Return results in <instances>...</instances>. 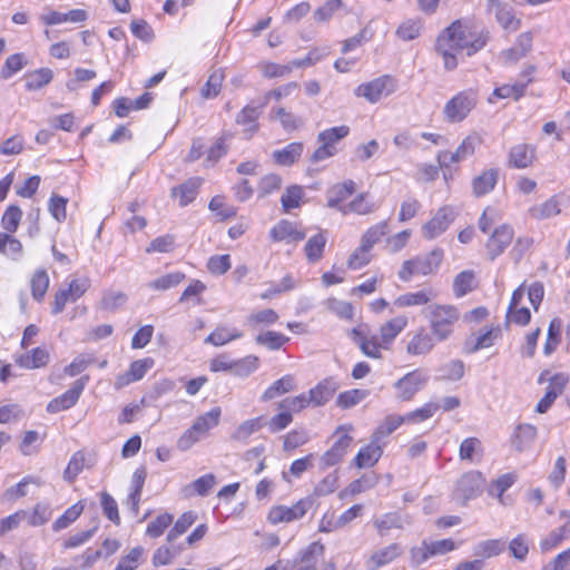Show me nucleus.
Wrapping results in <instances>:
<instances>
[{
	"mask_svg": "<svg viewBox=\"0 0 570 570\" xmlns=\"http://www.w3.org/2000/svg\"><path fill=\"white\" fill-rule=\"evenodd\" d=\"M261 104L258 106L247 105L236 116V122L245 127V131L253 134L258 129L257 120L262 114Z\"/></svg>",
	"mask_w": 570,
	"mask_h": 570,
	"instance_id": "nucleus-34",
	"label": "nucleus"
},
{
	"mask_svg": "<svg viewBox=\"0 0 570 570\" xmlns=\"http://www.w3.org/2000/svg\"><path fill=\"white\" fill-rule=\"evenodd\" d=\"M30 286L32 297L38 302L42 301L49 287V276L47 272L45 269L37 271L30 279Z\"/></svg>",
	"mask_w": 570,
	"mask_h": 570,
	"instance_id": "nucleus-58",
	"label": "nucleus"
},
{
	"mask_svg": "<svg viewBox=\"0 0 570 570\" xmlns=\"http://www.w3.org/2000/svg\"><path fill=\"white\" fill-rule=\"evenodd\" d=\"M83 511V505L81 502H77L73 505L69 507L53 523L52 530L58 532L67 527H69L72 522H75Z\"/></svg>",
	"mask_w": 570,
	"mask_h": 570,
	"instance_id": "nucleus-56",
	"label": "nucleus"
},
{
	"mask_svg": "<svg viewBox=\"0 0 570 570\" xmlns=\"http://www.w3.org/2000/svg\"><path fill=\"white\" fill-rule=\"evenodd\" d=\"M570 534V523H567L558 529L551 531L540 542V549L542 552L551 551L557 548L567 537Z\"/></svg>",
	"mask_w": 570,
	"mask_h": 570,
	"instance_id": "nucleus-51",
	"label": "nucleus"
},
{
	"mask_svg": "<svg viewBox=\"0 0 570 570\" xmlns=\"http://www.w3.org/2000/svg\"><path fill=\"white\" fill-rule=\"evenodd\" d=\"M259 366V358L255 355H247L243 358L234 360L233 373L240 377H246L254 373Z\"/></svg>",
	"mask_w": 570,
	"mask_h": 570,
	"instance_id": "nucleus-61",
	"label": "nucleus"
},
{
	"mask_svg": "<svg viewBox=\"0 0 570 570\" xmlns=\"http://www.w3.org/2000/svg\"><path fill=\"white\" fill-rule=\"evenodd\" d=\"M28 63L26 55L17 52L7 57L0 70V77L3 80L10 79L13 75L22 70Z\"/></svg>",
	"mask_w": 570,
	"mask_h": 570,
	"instance_id": "nucleus-45",
	"label": "nucleus"
},
{
	"mask_svg": "<svg viewBox=\"0 0 570 570\" xmlns=\"http://www.w3.org/2000/svg\"><path fill=\"white\" fill-rule=\"evenodd\" d=\"M216 482V476L213 473L204 474L194 482L187 484L184 488V493L186 497H193L195 494L206 497L215 487Z\"/></svg>",
	"mask_w": 570,
	"mask_h": 570,
	"instance_id": "nucleus-37",
	"label": "nucleus"
},
{
	"mask_svg": "<svg viewBox=\"0 0 570 570\" xmlns=\"http://www.w3.org/2000/svg\"><path fill=\"white\" fill-rule=\"evenodd\" d=\"M474 287V273L463 271L459 273L453 281V292L455 297H463Z\"/></svg>",
	"mask_w": 570,
	"mask_h": 570,
	"instance_id": "nucleus-59",
	"label": "nucleus"
},
{
	"mask_svg": "<svg viewBox=\"0 0 570 570\" xmlns=\"http://www.w3.org/2000/svg\"><path fill=\"white\" fill-rule=\"evenodd\" d=\"M309 441V435L304 429H294L284 436L283 450L291 452Z\"/></svg>",
	"mask_w": 570,
	"mask_h": 570,
	"instance_id": "nucleus-63",
	"label": "nucleus"
},
{
	"mask_svg": "<svg viewBox=\"0 0 570 570\" xmlns=\"http://www.w3.org/2000/svg\"><path fill=\"white\" fill-rule=\"evenodd\" d=\"M513 236L514 230L508 224H502L494 228L485 244L487 254L490 261H494L507 249L511 244Z\"/></svg>",
	"mask_w": 570,
	"mask_h": 570,
	"instance_id": "nucleus-12",
	"label": "nucleus"
},
{
	"mask_svg": "<svg viewBox=\"0 0 570 570\" xmlns=\"http://www.w3.org/2000/svg\"><path fill=\"white\" fill-rule=\"evenodd\" d=\"M263 416L254 417L242 422L232 433L230 439L236 442L246 443L250 435L258 432L263 425Z\"/></svg>",
	"mask_w": 570,
	"mask_h": 570,
	"instance_id": "nucleus-38",
	"label": "nucleus"
},
{
	"mask_svg": "<svg viewBox=\"0 0 570 570\" xmlns=\"http://www.w3.org/2000/svg\"><path fill=\"white\" fill-rule=\"evenodd\" d=\"M353 342L360 347L367 357L380 358L381 350H387L389 346L374 334H371L366 325L354 327L350 334Z\"/></svg>",
	"mask_w": 570,
	"mask_h": 570,
	"instance_id": "nucleus-9",
	"label": "nucleus"
},
{
	"mask_svg": "<svg viewBox=\"0 0 570 570\" xmlns=\"http://www.w3.org/2000/svg\"><path fill=\"white\" fill-rule=\"evenodd\" d=\"M26 520L30 527H40L47 523L52 514L51 508L48 503H37L32 511L26 510Z\"/></svg>",
	"mask_w": 570,
	"mask_h": 570,
	"instance_id": "nucleus-47",
	"label": "nucleus"
},
{
	"mask_svg": "<svg viewBox=\"0 0 570 570\" xmlns=\"http://www.w3.org/2000/svg\"><path fill=\"white\" fill-rule=\"evenodd\" d=\"M351 430V425H341L336 429L333 434V439H335L333 445L320 459L322 471L338 464L343 460L353 442V438L350 435Z\"/></svg>",
	"mask_w": 570,
	"mask_h": 570,
	"instance_id": "nucleus-5",
	"label": "nucleus"
},
{
	"mask_svg": "<svg viewBox=\"0 0 570 570\" xmlns=\"http://www.w3.org/2000/svg\"><path fill=\"white\" fill-rule=\"evenodd\" d=\"M311 507L312 501L308 498L298 500L292 507L276 505L269 510L267 520L272 524L301 520L307 513Z\"/></svg>",
	"mask_w": 570,
	"mask_h": 570,
	"instance_id": "nucleus-10",
	"label": "nucleus"
},
{
	"mask_svg": "<svg viewBox=\"0 0 570 570\" xmlns=\"http://www.w3.org/2000/svg\"><path fill=\"white\" fill-rule=\"evenodd\" d=\"M394 91V79L389 75H384L368 82L361 83L354 90V95L356 97H363L371 104H376L382 98L390 96Z\"/></svg>",
	"mask_w": 570,
	"mask_h": 570,
	"instance_id": "nucleus-8",
	"label": "nucleus"
},
{
	"mask_svg": "<svg viewBox=\"0 0 570 570\" xmlns=\"http://www.w3.org/2000/svg\"><path fill=\"white\" fill-rule=\"evenodd\" d=\"M336 390L337 384L331 377L324 379L321 382H318L317 385L312 387L307 393L312 406L317 407L325 405L333 397Z\"/></svg>",
	"mask_w": 570,
	"mask_h": 570,
	"instance_id": "nucleus-24",
	"label": "nucleus"
},
{
	"mask_svg": "<svg viewBox=\"0 0 570 570\" xmlns=\"http://www.w3.org/2000/svg\"><path fill=\"white\" fill-rule=\"evenodd\" d=\"M0 253L17 259L22 253V244L10 233H0Z\"/></svg>",
	"mask_w": 570,
	"mask_h": 570,
	"instance_id": "nucleus-55",
	"label": "nucleus"
},
{
	"mask_svg": "<svg viewBox=\"0 0 570 570\" xmlns=\"http://www.w3.org/2000/svg\"><path fill=\"white\" fill-rule=\"evenodd\" d=\"M387 233V223L381 222L370 227L362 236L361 245L364 249L371 250L374 244H376Z\"/></svg>",
	"mask_w": 570,
	"mask_h": 570,
	"instance_id": "nucleus-62",
	"label": "nucleus"
},
{
	"mask_svg": "<svg viewBox=\"0 0 570 570\" xmlns=\"http://www.w3.org/2000/svg\"><path fill=\"white\" fill-rule=\"evenodd\" d=\"M288 341L289 337L274 331L261 333L255 337V342L258 345L266 346L271 351L279 350Z\"/></svg>",
	"mask_w": 570,
	"mask_h": 570,
	"instance_id": "nucleus-54",
	"label": "nucleus"
},
{
	"mask_svg": "<svg viewBox=\"0 0 570 570\" xmlns=\"http://www.w3.org/2000/svg\"><path fill=\"white\" fill-rule=\"evenodd\" d=\"M356 191V184L352 179L335 184L326 191V206L341 213L347 200Z\"/></svg>",
	"mask_w": 570,
	"mask_h": 570,
	"instance_id": "nucleus-15",
	"label": "nucleus"
},
{
	"mask_svg": "<svg viewBox=\"0 0 570 570\" xmlns=\"http://www.w3.org/2000/svg\"><path fill=\"white\" fill-rule=\"evenodd\" d=\"M482 453V442L473 436L464 439L459 449V458L462 461L473 462L476 456L481 458Z\"/></svg>",
	"mask_w": 570,
	"mask_h": 570,
	"instance_id": "nucleus-48",
	"label": "nucleus"
},
{
	"mask_svg": "<svg viewBox=\"0 0 570 570\" xmlns=\"http://www.w3.org/2000/svg\"><path fill=\"white\" fill-rule=\"evenodd\" d=\"M535 158V148L528 144L513 146L508 156V165L512 168L523 169L532 165Z\"/></svg>",
	"mask_w": 570,
	"mask_h": 570,
	"instance_id": "nucleus-22",
	"label": "nucleus"
},
{
	"mask_svg": "<svg viewBox=\"0 0 570 570\" xmlns=\"http://www.w3.org/2000/svg\"><path fill=\"white\" fill-rule=\"evenodd\" d=\"M374 527L380 535H385L391 529H402L404 527L403 518L396 512H389L374 520Z\"/></svg>",
	"mask_w": 570,
	"mask_h": 570,
	"instance_id": "nucleus-50",
	"label": "nucleus"
},
{
	"mask_svg": "<svg viewBox=\"0 0 570 570\" xmlns=\"http://www.w3.org/2000/svg\"><path fill=\"white\" fill-rule=\"evenodd\" d=\"M272 117L279 120L286 131L296 130L302 125V120L284 107L274 108L272 110Z\"/></svg>",
	"mask_w": 570,
	"mask_h": 570,
	"instance_id": "nucleus-64",
	"label": "nucleus"
},
{
	"mask_svg": "<svg viewBox=\"0 0 570 570\" xmlns=\"http://www.w3.org/2000/svg\"><path fill=\"white\" fill-rule=\"evenodd\" d=\"M350 134V127L346 125L332 127L321 131L317 136L318 142L325 145L332 150H337L335 145Z\"/></svg>",
	"mask_w": 570,
	"mask_h": 570,
	"instance_id": "nucleus-44",
	"label": "nucleus"
},
{
	"mask_svg": "<svg viewBox=\"0 0 570 570\" xmlns=\"http://www.w3.org/2000/svg\"><path fill=\"white\" fill-rule=\"evenodd\" d=\"M374 209L375 206L367 199V194L361 193L354 199L345 204L344 207H342L341 214L343 216H347L350 214L368 215L373 213Z\"/></svg>",
	"mask_w": 570,
	"mask_h": 570,
	"instance_id": "nucleus-39",
	"label": "nucleus"
},
{
	"mask_svg": "<svg viewBox=\"0 0 570 570\" xmlns=\"http://www.w3.org/2000/svg\"><path fill=\"white\" fill-rule=\"evenodd\" d=\"M443 259V250L435 248L428 254L419 255L407 259L399 271V278L402 282L411 281L414 275L426 276L436 272Z\"/></svg>",
	"mask_w": 570,
	"mask_h": 570,
	"instance_id": "nucleus-3",
	"label": "nucleus"
},
{
	"mask_svg": "<svg viewBox=\"0 0 570 570\" xmlns=\"http://www.w3.org/2000/svg\"><path fill=\"white\" fill-rule=\"evenodd\" d=\"M453 222V212L449 207L440 208L435 215L423 226V236L433 239L443 234Z\"/></svg>",
	"mask_w": 570,
	"mask_h": 570,
	"instance_id": "nucleus-17",
	"label": "nucleus"
},
{
	"mask_svg": "<svg viewBox=\"0 0 570 570\" xmlns=\"http://www.w3.org/2000/svg\"><path fill=\"white\" fill-rule=\"evenodd\" d=\"M478 102V94L473 89H466L453 96L443 108V115L448 122L463 121L474 109Z\"/></svg>",
	"mask_w": 570,
	"mask_h": 570,
	"instance_id": "nucleus-4",
	"label": "nucleus"
},
{
	"mask_svg": "<svg viewBox=\"0 0 570 570\" xmlns=\"http://www.w3.org/2000/svg\"><path fill=\"white\" fill-rule=\"evenodd\" d=\"M87 382L88 376H83L75 381L69 390L48 403L47 411L49 413H59L72 407L78 402Z\"/></svg>",
	"mask_w": 570,
	"mask_h": 570,
	"instance_id": "nucleus-11",
	"label": "nucleus"
},
{
	"mask_svg": "<svg viewBox=\"0 0 570 570\" xmlns=\"http://www.w3.org/2000/svg\"><path fill=\"white\" fill-rule=\"evenodd\" d=\"M423 315L438 342H444L453 335L461 316L459 308L451 304H431L423 311Z\"/></svg>",
	"mask_w": 570,
	"mask_h": 570,
	"instance_id": "nucleus-2",
	"label": "nucleus"
},
{
	"mask_svg": "<svg viewBox=\"0 0 570 570\" xmlns=\"http://www.w3.org/2000/svg\"><path fill=\"white\" fill-rule=\"evenodd\" d=\"M409 318L406 315H397L380 327V337L390 347L396 336L407 326Z\"/></svg>",
	"mask_w": 570,
	"mask_h": 570,
	"instance_id": "nucleus-29",
	"label": "nucleus"
},
{
	"mask_svg": "<svg viewBox=\"0 0 570 570\" xmlns=\"http://www.w3.org/2000/svg\"><path fill=\"white\" fill-rule=\"evenodd\" d=\"M304 196V189L299 185H292L286 188L281 197L283 210L289 213L292 209L301 206Z\"/></svg>",
	"mask_w": 570,
	"mask_h": 570,
	"instance_id": "nucleus-49",
	"label": "nucleus"
},
{
	"mask_svg": "<svg viewBox=\"0 0 570 570\" xmlns=\"http://www.w3.org/2000/svg\"><path fill=\"white\" fill-rule=\"evenodd\" d=\"M488 31L476 30L462 20L453 21L438 37L435 48L443 58L444 68L453 70L458 66V53L465 51L472 56L488 42Z\"/></svg>",
	"mask_w": 570,
	"mask_h": 570,
	"instance_id": "nucleus-1",
	"label": "nucleus"
},
{
	"mask_svg": "<svg viewBox=\"0 0 570 570\" xmlns=\"http://www.w3.org/2000/svg\"><path fill=\"white\" fill-rule=\"evenodd\" d=\"M481 144V136L476 132H472L462 140L455 151H439L436 155L438 164L440 165L441 169H448L451 164L461 163L474 155L476 148Z\"/></svg>",
	"mask_w": 570,
	"mask_h": 570,
	"instance_id": "nucleus-6",
	"label": "nucleus"
},
{
	"mask_svg": "<svg viewBox=\"0 0 570 570\" xmlns=\"http://www.w3.org/2000/svg\"><path fill=\"white\" fill-rule=\"evenodd\" d=\"M560 202L557 197H551L542 204L532 206L529 213L534 219H548L560 214Z\"/></svg>",
	"mask_w": 570,
	"mask_h": 570,
	"instance_id": "nucleus-43",
	"label": "nucleus"
},
{
	"mask_svg": "<svg viewBox=\"0 0 570 570\" xmlns=\"http://www.w3.org/2000/svg\"><path fill=\"white\" fill-rule=\"evenodd\" d=\"M49 358V353L45 347H36L30 352L19 355L16 362L20 367L33 370L46 366Z\"/></svg>",
	"mask_w": 570,
	"mask_h": 570,
	"instance_id": "nucleus-28",
	"label": "nucleus"
},
{
	"mask_svg": "<svg viewBox=\"0 0 570 570\" xmlns=\"http://www.w3.org/2000/svg\"><path fill=\"white\" fill-rule=\"evenodd\" d=\"M27 91L39 90L49 85L53 79V71L50 68L43 67L26 73Z\"/></svg>",
	"mask_w": 570,
	"mask_h": 570,
	"instance_id": "nucleus-33",
	"label": "nucleus"
},
{
	"mask_svg": "<svg viewBox=\"0 0 570 570\" xmlns=\"http://www.w3.org/2000/svg\"><path fill=\"white\" fill-rule=\"evenodd\" d=\"M325 547L320 541H314L302 549L293 560L295 570H317V560L324 554Z\"/></svg>",
	"mask_w": 570,
	"mask_h": 570,
	"instance_id": "nucleus-16",
	"label": "nucleus"
},
{
	"mask_svg": "<svg viewBox=\"0 0 570 570\" xmlns=\"http://www.w3.org/2000/svg\"><path fill=\"white\" fill-rule=\"evenodd\" d=\"M220 415V407H213L210 411L199 415L194 421L191 428L204 438L213 428L218 425Z\"/></svg>",
	"mask_w": 570,
	"mask_h": 570,
	"instance_id": "nucleus-36",
	"label": "nucleus"
},
{
	"mask_svg": "<svg viewBox=\"0 0 570 570\" xmlns=\"http://www.w3.org/2000/svg\"><path fill=\"white\" fill-rule=\"evenodd\" d=\"M203 183L199 177H193L185 183L176 186L171 189V195L179 198V205L181 207L190 204L198 195V189Z\"/></svg>",
	"mask_w": 570,
	"mask_h": 570,
	"instance_id": "nucleus-27",
	"label": "nucleus"
},
{
	"mask_svg": "<svg viewBox=\"0 0 570 570\" xmlns=\"http://www.w3.org/2000/svg\"><path fill=\"white\" fill-rule=\"evenodd\" d=\"M499 332V328H489L475 337H470L464 345L466 353H475L482 348L492 346Z\"/></svg>",
	"mask_w": 570,
	"mask_h": 570,
	"instance_id": "nucleus-40",
	"label": "nucleus"
},
{
	"mask_svg": "<svg viewBox=\"0 0 570 570\" xmlns=\"http://www.w3.org/2000/svg\"><path fill=\"white\" fill-rule=\"evenodd\" d=\"M240 337L243 333L238 328L220 324L205 338L204 343L219 347Z\"/></svg>",
	"mask_w": 570,
	"mask_h": 570,
	"instance_id": "nucleus-26",
	"label": "nucleus"
},
{
	"mask_svg": "<svg viewBox=\"0 0 570 570\" xmlns=\"http://www.w3.org/2000/svg\"><path fill=\"white\" fill-rule=\"evenodd\" d=\"M538 430L534 425L522 423L515 426L511 436V445L518 451L529 450L537 439Z\"/></svg>",
	"mask_w": 570,
	"mask_h": 570,
	"instance_id": "nucleus-23",
	"label": "nucleus"
},
{
	"mask_svg": "<svg viewBox=\"0 0 570 570\" xmlns=\"http://www.w3.org/2000/svg\"><path fill=\"white\" fill-rule=\"evenodd\" d=\"M306 237L301 224L287 219H281L269 230V238L273 242L298 243Z\"/></svg>",
	"mask_w": 570,
	"mask_h": 570,
	"instance_id": "nucleus-13",
	"label": "nucleus"
},
{
	"mask_svg": "<svg viewBox=\"0 0 570 570\" xmlns=\"http://www.w3.org/2000/svg\"><path fill=\"white\" fill-rule=\"evenodd\" d=\"M438 343L436 337L425 328H420L409 341L406 352L410 355H426Z\"/></svg>",
	"mask_w": 570,
	"mask_h": 570,
	"instance_id": "nucleus-19",
	"label": "nucleus"
},
{
	"mask_svg": "<svg viewBox=\"0 0 570 570\" xmlns=\"http://www.w3.org/2000/svg\"><path fill=\"white\" fill-rule=\"evenodd\" d=\"M402 553V548L399 543H391L384 548L374 551L366 561L367 570H377L393 560L399 558Z\"/></svg>",
	"mask_w": 570,
	"mask_h": 570,
	"instance_id": "nucleus-20",
	"label": "nucleus"
},
{
	"mask_svg": "<svg viewBox=\"0 0 570 570\" xmlns=\"http://www.w3.org/2000/svg\"><path fill=\"white\" fill-rule=\"evenodd\" d=\"M428 382V376L420 370L405 374L395 383L397 397L403 401L411 400Z\"/></svg>",
	"mask_w": 570,
	"mask_h": 570,
	"instance_id": "nucleus-14",
	"label": "nucleus"
},
{
	"mask_svg": "<svg viewBox=\"0 0 570 570\" xmlns=\"http://www.w3.org/2000/svg\"><path fill=\"white\" fill-rule=\"evenodd\" d=\"M498 23L508 32H515L521 24V20L515 17L514 9L508 3H501L493 7Z\"/></svg>",
	"mask_w": 570,
	"mask_h": 570,
	"instance_id": "nucleus-31",
	"label": "nucleus"
},
{
	"mask_svg": "<svg viewBox=\"0 0 570 570\" xmlns=\"http://www.w3.org/2000/svg\"><path fill=\"white\" fill-rule=\"evenodd\" d=\"M433 297L434 293L431 289H422L402 294L395 298L393 304L396 307L422 306L431 302Z\"/></svg>",
	"mask_w": 570,
	"mask_h": 570,
	"instance_id": "nucleus-35",
	"label": "nucleus"
},
{
	"mask_svg": "<svg viewBox=\"0 0 570 570\" xmlns=\"http://www.w3.org/2000/svg\"><path fill=\"white\" fill-rule=\"evenodd\" d=\"M505 549V542L499 539H490L481 541L475 547V556L491 558L501 554Z\"/></svg>",
	"mask_w": 570,
	"mask_h": 570,
	"instance_id": "nucleus-60",
	"label": "nucleus"
},
{
	"mask_svg": "<svg viewBox=\"0 0 570 570\" xmlns=\"http://www.w3.org/2000/svg\"><path fill=\"white\" fill-rule=\"evenodd\" d=\"M295 387L294 377L289 374L276 380L262 394V401L266 402L273 400L282 394L293 391Z\"/></svg>",
	"mask_w": 570,
	"mask_h": 570,
	"instance_id": "nucleus-42",
	"label": "nucleus"
},
{
	"mask_svg": "<svg viewBox=\"0 0 570 570\" xmlns=\"http://www.w3.org/2000/svg\"><path fill=\"white\" fill-rule=\"evenodd\" d=\"M499 174L498 168H489L475 176L471 181L472 194L482 197L491 193L498 183Z\"/></svg>",
	"mask_w": 570,
	"mask_h": 570,
	"instance_id": "nucleus-25",
	"label": "nucleus"
},
{
	"mask_svg": "<svg viewBox=\"0 0 570 570\" xmlns=\"http://www.w3.org/2000/svg\"><path fill=\"white\" fill-rule=\"evenodd\" d=\"M197 515L193 511H187L183 513L178 520L175 522L174 527L170 529V531L167 534V541L173 542L178 537L184 534L191 524L196 521Z\"/></svg>",
	"mask_w": 570,
	"mask_h": 570,
	"instance_id": "nucleus-57",
	"label": "nucleus"
},
{
	"mask_svg": "<svg viewBox=\"0 0 570 570\" xmlns=\"http://www.w3.org/2000/svg\"><path fill=\"white\" fill-rule=\"evenodd\" d=\"M484 487L485 478L483 474L479 471H469L458 480L453 498L464 505L469 500L479 497Z\"/></svg>",
	"mask_w": 570,
	"mask_h": 570,
	"instance_id": "nucleus-7",
	"label": "nucleus"
},
{
	"mask_svg": "<svg viewBox=\"0 0 570 570\" xmlns=\"http://www.w3.org/2000/svg\"><path fill=\"white\" fill-rule=\"evenodd\" d=\"M383 454L382 443L380 441H375V438L372 435L371 442L361 448L354 458V464L358 469L372 468L374 466Z\"/></svg>",
	"mask_w": 570,
	"mask_h": 570,
	"instance_id": "nucleus-21",
	"label": "nucleus"
},
{
	"mask_svg": "<svg viewBox=\"0 0 570 570\" xmlns=\"http://www.w3.org/2000/svg\"><path fill=\"white\" fill-rule=\"evenodd\" d=\"M185 277L183 272L168 273L150 282L148 287L155 291H167L179 285Z\"/></svg>",
	"mask_w": 570,
	"mask_h": 570,
	"instance_id": "nucleus-52",
	"label": "nucleus"
},
{
	"mask_svg": "<svg viewBox=\"0 0 570 570\" xmlns=\"http://www.w3.org/2000/svg\"><path fill=\"white\" fill-rule=\"evenodd\" d=\"M517 481V474L509 472L500 475L488 485V493L495 497L501 504L504 503L503 493L510 489Z\"/></svg>",
	"mask_w": 570,
	"mask_h": 570,
	"instance_id": "nucleus-41",
	"label": "nucleus"
},
{
	"mask_svg": "<svg viewBox=\"0 0 570 570\" xmlns=\"http://www.w3.org/2000/svg\"><path fill=\"white\" fill-rule=\"evenodd\" d=\"M155 361L151 357L134 361L126 373L119 374L116 379V389H122L132 382L141 380L146 373L154 366Z\"/></svg>",
	"mask_w": 570,
	"mask_h": 570,
	"instance_id": "nucleus-18",
	"label": "nucleus"
},
{
	"mask_svg": "<svg viewBox=\"0 0 570 570\" xmlns=\"http://www.w3.org/2000/svg\"><path fill=\"white\" fill-rule=\"evenodd\" d=\"M326 243L327 236L325 230H321L308 238L305 244L304 252L309 263H316L322 259Z\"/></svg>",
	"mask_w": 570,
	"mask_h": 570,
	"instance_id": "nucleus-32",
	"label": "nucleus"
},
{
	"mask_svg": "<svg viewBox=\"0 0 570 570\" xmlns=\"http://www.w3.org/2000/svg\"><path fill=\"white\" fill-rule=\"evenodd\" d=\"M303 150V142L295 141L286 145L282 149L274 150L272 157L279 166H292L301 158Z\"/></svg>",
	"mask_w": 570,
	"mask_h": 570,
	"instance_id": "nucleus-30",
	"label": "nucleus"
},
{
	"mask_svg": "<svg viewBox=\"0 0 570 570\" xmlns=\"http://www.w3.org/2000/svg\"><path fill=\"white\" fill-rule=\"evenodd\" d=\"M423 23L419 18H410L404 20L396 29L395 35L403 41L416 39L422 31Z\"/></svg>",
	"mask_w": 570,
	"mask_h": 570,
	"instance_id": "nucleus-46",
	"label": "nucleus"
},
{
	"mask_svg": "<svg viewBox=\"0 0 570 570\" xmlns=\"http://www.w3.org/2000/svg\"><path fill=\"white\" fill-rule=\"evenodd\" d=\"M405 420L406 417H402L399 415H389L376 428L372 435L375 438V441H380L381 443H383V440L387 438L390 434H392Z\"/></svg>",
	"mask_w": 570,
	"mask_h": 570,
	"instance_id": "nucleus-53",
	"label": "nucleus"
}]
</instances>
